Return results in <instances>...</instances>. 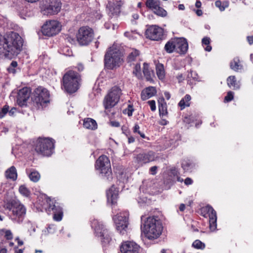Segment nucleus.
<instances>
[{"label": "nucleus", "instance_id": "obj_48", "mask_svg": "<svg viewBox=\"0 0 253 253\" xmlns=\"http://www.w3.org/2000/svg\"><path fill=\"white\" fill-rule=\"evenodd\" d=\"M148 103L150 106L151 110L152 111H154L156 110V108L155 105V101L154 100H150L148 102Z\"/></svg>", "mask_w": 253, "mask_h": 253}, {"label": "nucleus", "instance_id": "obj_39", "mask_svg": "<svg viewBox=\"0 0 253 253\" xmlns=\"http://www.w3.org/2000/svg\"><path fill=\"white\" fill-rule=\"evenodd\" d=\"M17 63L16 61H13L10 66L7 68V71L9 74L14 75L17 71Z\"/></svg>", "mask_w": 253, "mask_h": 253}, {"label": "nucleus", "instance_id": "obj_2", "mask_svg": "<svg viewBox=\"0 0 253 253\" xmlns=\"http://www.w3.org/2000/svg\"><path fill=\"white\" fill-rule=\"evenodd\" d=\"M141 229L148 239L153 240L158 238L161 235L163 226L157 217L150 216L142 224Z\"/></svg>", "mask_w": 253, "mask_h": 253}, {"label": "nucleus", "instance_id": "obj_14", "mask_svg": "<svg viewBox=\"0 0 253 253\" xmlns=\"http://www.w3.org/2000/svg\"><path fill=\"white\" fill-rule=\"evenodd\" d=\"M61 26L56 20L47 21L42 26V32L46 36L51 37L57 34L61 30Z\"/></svg>", "mask_w": 253, "mask_h": 253}, {"label": "nucleus", "instance_id": "obj_58", "mask_svg": "<svg viewBox=\"0 0 253 253\" xmlns=\"http://www.w3.org/2000/svg\"><path fill=\"white\" fill-rule=\"evenodd\" d=\"M111 125L112 126H115V127H119L120 126V123L117 121L111 122Z\"/></svg>", "mask_w": 253, "mask_h": 253}, {"label": "nucleus", "instance_id": "obj_24", "mask_svg": "<svg viewBox=\"0 0 253 253\" xmlns=\"http://www.w3.org/2000/svg\"><path fill=\"white\" fill-rule=\"evenodd\" d=\"M157 93V90L155 87L149 86L144 89L141 93V97L143 100H147Z\"/></svg>", "mask_w": 253, "mask_h": 253}, {"label": "nucleus", "instance_id": "obj_35", "mask_svg": "<svg viewBox=\"0 0 253 253\" xmlns=\"http://www.w3.org/2000/svg\"><path fill=\"white\" fill-rule=\"evenodd\" d=\"M143 72L146 79L148 81H152L151 78L152 71L149 69V65L146 63L143 64Z\"/></svg>", "mask_w": 253, "mask_h": 253}, {"label": "nucleus", "instance_id": "obj_57", "mask_svg": "<svg viewBox=\"0 0 253 253\" xmlns=\"http://www.w3.org/2000/svg\"><path fill=\"white\" fill-rule=\"evenodd\" d=\"M191 116H185L184 118V120H183V121L186 123H187V124H189L190 123L191 121H190V119H191Z\"/></svg>", "mask_w": 253, "mask_h": 253}, {"label": "nucleus", "instance_id": "obj_10", "mask_svg": "<svg viewBox=\"0 0 253 253\" xmlns=\"http://www.w3.org/2000/svg\"><path fill=\"white\" fill-rule=\"evenodd\" d=\"M128 212L124 211L118 213L113 217L117 230L122 235H126L128 230Z\"/></svg>", "mask_w": 253, "mask_h": 253}, {"label": "nucleus", "instance_id": "obj_55", "mask_svg": "<svg viewBox=\"0 0 253 253\" xmlns=\"http://www.w3.org/2000/svg\"><path fill=\"white\" fill-rule=\"evenodd\" d=\"M176 78L178 80L179 83L182 82L184 79V77L182 74H178L176 76Z\"/></svg>", "mask_w": 253, "mask_h": 253}, {"label": "nucleus", "instance_id": "obj_34", "mask_svg": "<svg viewBox=\"0 0 253 253\" xmlns=\"http://www.w3.org/2000/svg\"><path fill=\"white\" fill-rule=\"evenodd\" d=\"M165 49L168 53H172L175 51V38L167 42L165 46Z\"/></svg>", "mask_w": 253, "mask_h": 253}, {"label": "nucleus", "instance_id": "obj_50", "mask_svg": "<svg viewBox=\"0 0 253 253\" xmlns=\"http://www.w3.org/2000/svg\"><path fill=\"white\" fill-rule=\"evenodd\" d=\"M193 74L194 75H195L196 76H197V74L196 73V72H194V71H191L190 73H189L188 76H187L188 79H190V78H191L193 80H194L195 81H197L198 80V78L196 77H193Z\"/></svg>", "mask_w": 253, "mask_h": 253}, {"label": "nucleus", "instance_id": "obj_37", "mask_svg": "<svg viewBox=\"0 0 253 253\" xmlns=\"http://www.w3.org/2000/svg\"><path fill=\"white\" fill-rule=\"evenodd\" d=\"M29 177L32 181L37 182L40 179L41 175L38 171L33 170L29 173Z\"/></svg>", "mask_w": 253, "mask_h": 253}, {"label": "nucleus", "instance_id": "obj_1", "mask_svg": "<svg viewBox=\"0 0 253 253\" xmlns=\"http://www.w3.org/2000/svg\"><path fill=\"white\" fill-rule=\"evenodd\" d=\"M21 37L16 33L11 32L0 41V45L3 48L4 55L8 58L17 56L22 47Z\"/></svg>", "mask_w": 253, "mask_h": 253}, {"label": "nucleus", "instance_id": "obj_28", "mask_svg": "<svg viewBox=\"0 0 253 253\" xmlns=\"http://www.w3.org/2000/svg\"><path fill=\"white\" fill-rule=\"evenodd\" d=\"M159 110L160 115L164 116L167 114V103L163 98H159L158 100Z\"/></svg>", "mask_w": 253, "mask_h": 253}, {"label": "nucleus", "instance_id": "obj_40", "mask_svg": "<svg viewBox=\"0 0 253 253\" xmlns=\"http://www.w3.org/2000/svg\"><path fill=\"white\" fill-rule=\"evenodd\" d=\"M181 166L185 171H188L192 167V163L189 160H183L182 162Z\"/></svg>", "mask_w": 253, "mask_h": 253}, {"label": "nucleus", "instance_id": "obj_6", "mask_svg": "<svg viewBox=\"0 0 253 253\" xmlns=\"http://www.w3.org/2000/svg\"><path fill=\"white\" fill-rule=\"evenodd\" d=\"M54 148V141L50 138H39L35 143V151L42 156H50Z\"/></svg>", "mask_w": 253, "mask_h": 253}, {"label": "nucleus", "instance_id": "obj_64", "mask_svg": "<svg viewBox=\"0 0 253 253\" xmlns=\"http://www.w3.org/2000/svg\"><path fill=\"white\" fill-rule=\"evenodd\" d=\"M164 94H165V97L167 99L169 100L170 97V94L169 92H165L164 93Z\"/></svg>", "mask_w": 253, "mask_h": 253}, {"label": "nucleus", "instance_id": "obj_33", "mask_svg": "<svg viewBox=\"0 0 253 253\" xmlns=\"http://www.w3.org/2000/svg\"><path fill=\"white\" fill-rule=\"evenodd\" d=\"M191 100V96L186 94L184 98H183L179 102L178 105L180 107L181 110H183L186 107L190 106V101Z\"/></svg>", "mask_w": 253, "mask_h": 253}, {"label": "nucleus", "instance_id": "obj_54", "mask_svg": "<svg viewBox=\"0 0 253 253\" xmlns=\"http://www.w3.org/2000/svg\"><path fill=\"white\" fill-rule=\"evenodd\" d=\"M66 40L67 42L71 43V44L75 43V40L74 38H72L71 36H67L66 38Z\"/></svg>", "mask_w": 253, "mask_h": 253}, {"label": "nucleus", "instance_id": "obj_46", "mask_svg": "<svg viewBox=\"0 0 253 253\" xmlns=\"http://www.w3.org/2000/svg\"><path fill=\"white\" fill-rule=\"evenodd\" d=\"M133 132L135 133H138L140 135V136L143 138H145V134L141 132L139 130V126L137 124H135L133 127Z\"/></svg>", "mask_w": 253, "mask_h": 253}, {"label": "nucleus", "instance_id": "obj_63", "mask_svg": "<svg viewBox=\"0 0 253 253\" xmlns=\"http://www.w3.org/2000/svg\"><path fill=\"white\" fill-rule=\"evenodd\" d=\"M201 5H202L201 2L199 0H197L196 3H195L196 7L197 8H200V7H201Z\"/></svg>", "mask_w": 253, "mask_h": 253}, {"label": "nucleus", "instance_id": "obj_5", "mask_svg": "<svg viewBox=\"0 0 253 253\" xmlns=\"http://www.w3.org/2000/svg\"><path fill=\"white\" fill-rule=\"evenodd\" d=\"M81 81L79 74L69 71L63 77V85L67 92L74 93L79 89Z\"/></svg>", "mask_w": 253, "mask_h": 253}, {"label": "nucleus", "instance_id": "obj_8", "mask_svg": "<svg viewBox=\"0 0 253 253\" xmlns=\"http://www.w3.org/2000/svg\"><path fill=\"white\" fill-rule=\"evenodd\" d=\"M95 168L102 176L110 180L112 178L111 164L109 158L105 155L100 156L96 160Z\"/></svg>", "mask_w": 253, "mask_h": 253}, {"label": "nucleus", "instance_id": "obj_53", "mask_svg": "<svg viewBox=\"0 0 253 253\" xmlns=\"http://www.w3.org/2000/svg\"><path fill=\"white\" fill-rule=\"evenodd\" d=\"M193 183V180L191 178L187 177L184 180V183L186 185H189L192 184Z\"/></svg>", "mask_w": 253, "mask_h": 253}, {"label": "nucleus", "instance_id": "obj_19", "mask_svg": "<svg viewBox=\"0 0 253 253\" xmlns=\"http://www.w3.org/2000/svg\"><path fill=\"white\" fill-rule=\"evenodd\" d=\"M123 4L124 2L121 0L109 1L107 8L109 15L110 16H118L120 12L121 7Z\"/></svg>", "mask_w": 253, "mask_h": 253}, {"label": "nucleus", "instance_id": "obj_47", "mask_svg": "<svg viewBox=\"0 0 253 253\" xmlns=\"http://www.w3.org/2000/svg\"><path fill=\"white\" fill-rule=\"evenodd\" d=\"M135 34H136L133 32H126L124 33L125 36L128 38L129 39H134L135 38Z\"/></svg>", "mask_w": 253, "mask_h": 253}, {"label": "nucleus", "instance_id": "obj_15", "mask_svg": "<svg viewBox=\"0 0 253 253\" xmlns=\"http://www.w3.org/2000/svg\"><path fill=\"white\" fill-rule=\"evenodd\" d=\"M201 212L204 216L209 217L210 229L214 231L216 229V212L211 206L208 205L201 209Z\"/></svg>", "mask_w": 253, "mask_h": 253}, {"label": "nucleus", "instance_id": "obj_18", "mask_svg": "<svg viewBox=\"0 0 253 253\" xmlns=\"http://www.w3.org/2000/svg\"><path fill=\"white\" fill-rule=\"evenodd\" d=\"M140 246L133 241H126L120 246L121 253H139Z\"/></svg>", "mask_w": 253, "mask_h": 253}, {"label": "nucleus", "instance_id": "obj_56", "mask_svg": "<svg viewBox=\"0 0 253 253\" xmlns=\"http://www.w3.org/2000/svg\"><path fill=\"white\" fill-rule=\"evenodd\" d=\"M171 173L174 175V176H176V177H177V176H178V174H179V172L177 170V169H176L175 168L173 169H172L171 170Z\"/></svg>", "mask_w": 253, "mask_h": 253}, {"label": "nucleus", "instance_id": "obj_45", "mask_svg": "<svg viewBox=\"0 0 253 253\" xmlns=\"http://www.w3.org/2000/svg\"><path fill=\"white\" fill-rule=\"evenodd\" d=\"M234 98V92L230 91L228 92L227 95L224 98V102H229L233 100Z\"/></svg>", "mask_w": 253, "mask_h": 253}, {"label": "nucleus", "instance_id": "obj_41", "mask_svg": "<svg viewBox=\"0 0 253 253\" xmlns=\"http://www.w3.org/2000/svg\"><path fill=\"white\" fill-rule=\"evenodd\" d=\"M192 246L197 249H204L205 248V245L199 240H195L192 244Z\"/></svg>", "mask_w": 253, "mask_h": 253}, {"label": "nucleus", "instance_id": "obj_22", "mask_svg": "<svg viewBox=\"0 0 253 253\" xmlns=\"http://www.w3.org/2000/svg\"><path fill=\"white\" fill-rule=\"evenodd\" d=\"M156 156L154 152L149 151L146 153L139 154L137 156V160L141 164H146L155 160Z\"/></svg>", "mask_w": 253, "mask_h": 253}, {"label": "nucleus", "instance_id": "obj_13", "mask_svg": "<svg viewBox=\"0 0 253 253\" xmlns=\"http://www.w3.org/2000/svg\"><path fill=\"white\" fill-rule=\"evenodd\" d=\"M93 32L92 30L88 27L80 28L77 34V40L81 45L88 44L93 39Z\"/></svg>", "mask_w": 253, "mask_h": 253}, {"label": "nucleus", "instance_id": "obj_7", "mask_svg": "<svg viewBox=\"0 0 253 253\" xmlns=\"http://www.w3.org/2000/svg\"><path fill=\"white\" fill-rule=\"evenodd\" d=\"M91 226L96 236L100 238L104 245L108 244L112 240V234L105 228L101 221L94 219L91 221Z\"/></svg>", "mask_w": 253, "mask_h": 253}, {"label": "nucleus", "instance_id": "obj_26", "mask_svg": "<svg viewBox=\"0 0 253 253\" xmlns=\"http://www.w3.org/2000/svg\"><path fill=\"white\" fill-rule=\"evenodd\" d=\"M4 175L6 179H9L13 181L16 180L17 178L16 169L15 167L11 166L5 170Z\"/></svg>", "mask_w": 253, "mask_h": 253}, {"label": "nucleus", "instance_id": "obj_60", "mask_svg": "<svg viewBox=\"0 0 253 253\" xmlns=\"http://www.w3.org/2000/svg\"><path fill=\"white\" fill-rule=\"evenodd\" d=\"M16 111V109L15 108H12L10 110L8 111V113L10 116H12L14 114Z\"/></svg>", "mask_w": 253, "mask_h": 253}, {"label": "nucleus", "instance_id": "obj_9", "mask_svg": "<svg viewBox=\"0 0 253 253\" xmlns=\"http://www.w3.org/2000/svg\"><path fill=\"white\" fill-rule=\"evenodd\" d=\"M122 94V89L120 87H112L104 99L103 105L105 109L108 110L115 106L119 102Z\"/></svg>", "mask_w": 253, "mask_h": 253}, {"label": "nucleus", "instance_id": "obj_30", "mask_svg": "<svg viewBox=\"0 0 253 253\" xmlns=\"http://www.w3.org/2000/svg\"><path fill=\"white\" fill-rule=\"evenodd\" d=\"M227 82L228 86L230 88L234 89L240 88V84L237 82L234 76H229L227 79Z\"/></svg>", "mask_w": 253, "mask_h": 253}, {"label": "nucleus", "instance_id": "obj_52", "mask_svg": "<svg viewBox=\"0 0 253 253\" xmlns=\"http://www.w3.org/2000/svg\"><path fill=\"white\" fill-rule=\"evenodd\" d=\"M158 167L157 166H153L150 169V172L152 175H155L157 172Z\"/></svg>", "mask_w": 253, "mask_h": 253}, {"label": "nucleus", "instance_id": "obj_17", "mask_svg": "<svg viewBox=\"0 0 253 253\" xmlns=\"http://www.w3.org/2000/svg\"><path fill=\"white\" fill-rule=\"evenodd\" d=\"M146 37L151 40L158 41L162 38L163 30L156 25L149 27L146 31Z\"/></svg>", "mask_w": 253, "mask_h": 253}, {"label": "nucleus", "instance_id": "obj_12", "mask_svg": "<svg viewBox=\"0 0 253 253\" xmlns=\"http://www.w3.org/2000/svg\"><path fill=\"white\" fill-rule=\"evenodd\" d=\"M34 96V102L36 103L38 108H43L49 102V93L42 87H39L35 90Z\"/></svg>", "mask_w": 253, "mask_h": 253}, {"label": "nucleus", "instance_id": "obj_4", "mask_svg": "<svg viewBox=\"0 0 253 253\" xmlns=\"http://www.w3.org/2000/svg\"><path fill=\"white\" fill-rule=\"evenodd\" d=\"M123 53L116 45L110 47L105 55V65L109 69L120 66L123 62Z\"/></svg>", "mask_w": 253, "mask_h": 253}, {"label": "nucleus", "instance_id": "obj_36", "mask_svg": "<svg viewBox=\"0 0 253 253\" xmlns=\"http://www.w3.org/2000/svg\"><path fill=\"white\" fill-rule=\"evenodd\" d=\"M202 43L206 51L210 52L211 50L212 47L210 45L211 43V39L209 37H204L202 40Z\"/></svg>", "mask_w": 253, "mask_h": 253}, {"label": "nucleus", "instance_id": "obj_42", "mask_svg": "<svg viewBox=\"0 0 253 253\" xmlns=\"http://www.w3.org/2000/svg\"><path fill=\"white\" fill-rule=\"evenodd\" d=\"M133 73L138 79L141 77V67L140 64H137L135 65L133 71Z\"/></svg>", "mask_w": 253, "mask_h": 253}, {"label": "nucleus", "instance_id": "obj_16", "mask_svg": "<svg viewBox=\"0 0 253 253\" xmlns=\"http://www.w3.org/2000/svg\"><path fill=\"white\" fill-rule=\"evenodd\" d=\"M145 4L157 15L161 17L167 16V12L161 6L160 0H147Z\"/></svg>", "mask_w": 253, "mask_h": 253}, {"label": "nucleus", "instance_id": "obj_29", "mask_svg": "<svg viewBox=\"0 0 253 253\" xmlns=\"http://www.w3.org/2000/svg\"><path fill=\"white\" fill-rule=\"evenodd\" d=\"M230 66L231 69L236 72H239V70H242L243 68V66L241 64L238 57L234 58L230 62Z\"/></svg>", "mask_w": 253, "mask_h": 253}, {"label": "nucleus", "instance_id": "obj_11", "mask_svg": "<svg viewBox=\"0 0 253 253\" xmlns=\"http://www.w3.org/2000/svg\"><path fill=\"white\" fill-rule=\"evenodd\" d=\"M40 7L43 15H55L60 11L61 3L60 0H46Z\"/></svg>", "mask_w": 253, "mask_h": 253}, {"label": "nucleus", "instance_id": "obj_38", "mask_svg": "<svg viewBox=\"0 0 253 253\" xmlns=\"http://www.w3.org/2000/svg\"><path fill=\"white\" fill-rule=\"evenodd\" d=\"M19 192L22 196L25 197H29L31 195V191L24 185H22L19 186Z\"/></svg>", "mask_w": 253, "mask_h": 253}, {"label": "nucleus", "instance_id": "obj_61", "mask_svg": "<svg viewBox=\"0 0 253 253\" xmlns=\"http://www.w3.org/2000/svg\"><path fill=\"white\" fill-rule=\"evenodd\" d=\"M77 68L79 71H82L84 70V66L82 64H78Z\"/></svg>", "mask_w": 253, "mask_h": 253}, {"label": "nucleus", "instance_id": "obj_21", "mask_svg": "<svg viewBox=\"0 0 253 253\" xmlns=\"http://www.w3.org/2000/svg\"><path fill=\"white\" fill-rule=\"evenodd\" d=\"M175 51L181 54H184L187 52L188 44L185 38H175Z\"/></svg>", "mask_w": 253, "mask_h": 253}, {"label": "nucleus", "instance_id": "obj_49", "mask_svg": "<svg viewBox=\"0 0 253 253\" xmlns=\"http://www.w3.org/2000/svg\"><path fill=\"white\" fill-rule=\"evenodd\" d=\"M56 230V228L54 225H50L47 228V230L49 233H53Z\"/></svg>", "mask_w": 253, "mask_h": 253}, {"label": "nucleus", "instance_id": "obj_62", "mask_svg": "<svg viewBox=\"0 0 253 253\" xmlns=\"http://www.w3.org/2000/svg\"><path fill=\"white\" fill-rule=\"evenodd\" d=\"M179 210L181 211H183L185 209V205L184 204H181L179 206Z\"/></svg>", "mask_w": 253, "mask_h": 253}, {"label": "nucleus", "instance_id": "obj_23", "mask_svg": "<svg viewBox=\"0 0 253 253\" xmlns=\"http://www.w3.org/2000/svg\"><path fill=\"white\" fill-rule=\"evenodd\" d=\"M107 200L109 203L112 205L116 203L118 197V190L114 186H112L106 192Z\"/></svg>", "mask_w": 253, "mask_h": 253}, {"label": "nucleus", "instance_id": "obj_3", "mask_svg": "<svg viewBox=\"0 0 253 253\" xmlns=\"http://www.w3.org/2000/svg\"><path fill=\"white\" fill-rule=\"evenodd\" d=\"M6 209L9 211L8 217L14 223L21 224L26 217L27 209L26 207L19 201L12 200L6 205Z\"/></svg>", "mask_w": 253, "mask_h": 253}, {"label": "nucleus", "instance_id": "obj_32", "mask_svg": "<svg viewBox=\"0 0 253 253\" xmlns=\"http://www.w3.org/2000/svg\"><path fill=\"white\" fill-rule=\"evenodd\" d=\"M139 51L135 49H131L127 56V60L128 62L136 60L139 55Z\"/></svg>", "mask_w": 253, "mask_h": 253}, {"label": "nucleus", "instance_id": "obj_27", "mask_svg": "<svg viewBox=\"0 0 253 253\" xmlns=\"http://www.w3.org/2000/svg\"><path fill=\"white\" fill-rule=\"evenodd\" d=\"M83 126L85 128L93 130L97 128V125L95 120L86 118L84 121Z\"/></svg>", "mask_w": 253, "mask_h": 253}, {"label": "nucleus", "instance_id": "obj_59", "mask_svg": "<svg viewBox=\"0 0 253 253\" xmlns=\"http://www.w3.org/2000/svg\"><path fill=\"white\" fill-rule=\"evenodd\" d=\"M247 40L249 43L251 45L253 43V36H248Z\"/></svg>", "mask_w": 253, "mask_h": 253}, {"label": "nucleus", "instance_id": "obj_43", "mask_svg": "<svg viewBox=\"0 0 253 253\" xmlns=\"http://www.w3.org/2000/svg\"><path fill=\"white\" fill-rule=\"evenodd\" d=\"M215 5L216 7H218L220 11H224L226 7L228 6V5L227 4L223 3L222 4V2L220 0H217L215 2Z\"/></svg>", "mask_w": 253, "mask_h": 253}, {"label": "nucleus", "instance_id": "obj_51", "mask_svg": "<svg viewBox=\"0 0 253 253\" xmlns=\"http://www.w3.org/2000/svg\"><path fill=\"white\" fill-rule=\"evenodd\" d=\"M5 236L7 239H11L12 238V234L10 230H6L5 232Z\"/></svg>", "mask_w": 253, "mask_h": 253}, {"label": "nucleus", "instance_id": "obj_44", "mask_svg": "<svg viewBox=\"0 0 253 253\" xmlns=\"http://www.w3.org/2000/svg\"><path fill=\"white\" fill-rule=\"evenodd\" d=\"M9 107L5 105L2 108L0 109V118H3L8 113Z\"/></svg>", "mask_w": 253, "mask_h": 253}, {"label": "nucleus", "instance_id": "obj_25", "mask_svg": "<svg viewBox=\"0 0 253 253\" xmlns=\"http://www.w3.org/2000/svg\"><path fill=\"white\" fill-rule=\"evenodd\" d=\"M49 208L53 211V219L57 221H61L63 217V211L61 208L55 205L50 206Z\"/></svg>", "mask_w": 253, "mask_h": 253}, {"label": "nucleus", "instance_id": "obj_31", "mask_svg": "<svg viewBox=\"0 0 253 253\" xmlns=\"http://www.w3.org/2000/svg\"><path fill=\"white\" fill-rule=\"evenodd\" d=\"M156 74L160 80H163L165 77V71L163 64L158 63L156 66Z\"/></svg>", "mask_w": 253, "mask_h": 253}, {"label": "nucleus", "instance_id": "obj_20", "mask_svg": "<svg viewBox=\"0 0 253 253\" xmlns=\"http://www.w3.org/2000/svg\"><path fill=\"white\" fill-rule=\"evenodd\" d=\"M31 93V90L28 87H24L19 90L18 93L17 102L18 104L23 107L27 105Z\"/></svg>", "mask_w": 253, "mask_h": 253}]
</instances>
